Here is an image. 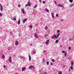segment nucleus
Returning a JSON list of instances; mask_svg holds the SVG:
<instances>
[{"instance_id": "obj_11", "label": "nucleus", "mask_w": 74, "mask_h": 74, "mask_svg": "<svg viewBox=\"0 0 74 74\" xmlns=\"http://www.w3.org/2000/svg\"><path fill=\"white\" fill-rule=\"evenodd\" d=\"M28 6L29 7H30V6L32 5V4H31V3H29V2H28Z\"/></svg>"}, {"instance_id": "obj_61", "label": "nucleus", "mask_w": 74, "mask_h": 74, "mask_svg": "<svg viewBox=\"0 0 74 74\" xmlns=\"http://www.w3.org/2000/svg\"><path fill=\"white\" fill-rule=\"evenodd\" d=\"M60 47H61V46H60Z\"/></svg>"}, {"instance_id": "obj_21", "label": "nucleus", "mask_w": 74, "mask_h": 74, "mask_svg": "<svg viewBox=\"0 0 74 74\" xmlns=\"http://www.w3.org/2000/svg\"><path fill=\"white\" fill-rule=\"evenodd\" d=\"M73 5H74V4H72L70 5L69 7H72V6H73Z\"/></svg>"}, {"instance_id": "obj_36", "label": "nucleus", "mask_w": 74, "mask_h": 74, "mask_svg": "<svg viewBox=\"0 0 74 74\" xmlns=\"http://www.w3.org/2000/svg\"><path fill=\"white\" fill-rule=\"evenodd\" d=\"M46 3V2L45 1H43V4H45Z\"/></svg>"}, {"instance_id": "obj_22", "label": "nucleus", "mask_w": 74, "mask_h": 74, "mask_svg": "<svg viewBox=\"0 0 74 74\" xmlns=\"http://www.w3.org/2000/svg\"><path fill=\"white\" fill-rule=\"evenodd\" d=\"M48 29V27L47 26H46L45 27V30H47Z\"/></svg>"}, {"instance_id": "obj_13", "label": "nucleus", "mask_w": 74, "mask_h": 74, "mask_svg": "<svg viewBox=\"0 0 74 74\" xmlns=\"http://www.w3.org/2000/svg\"><path fill=\"white\" fill-rule=\"evenodd\" d=\"M60 35V33H59L57 35L56 38H58V37H59V36Z\"/></svg>"}, {"instance_id": "obj_15", "label": "nucleus", "mask_w": 74, "mask_h": 74, "mask_svg": "<svg viewBox=\"0 0 74 74\" xmlns=\"http://www.w3.org/2000/svg\"><path fill=\"white\" fill-rule=\"evenodd\" d=\"M37 7V4H36L35 6H34V8H36Z\"/></svg>"}, {"instance_id": "obj_52", "label": "nucleus", "mask_w": 74, "mask_h": 74, "mask_svg": "<svg viewBox=\"0 0 74 74\" xmlns=\"http://www.w3.org/2000/svg\"><path fill=\"white\" fill-rule=\"evenodd\" d=\"M69 71H71V69H69Z\"/></svg>"}, {"instance_id": "obj_45", "label": "nucleus", "mask_w": 74, "mask_h": 74, "mask_svg": "<svg viewBox=\"0 0 74 74\" xmlns=\"http://www.w3.org/2000/svg\"><path fill=\"white\" fill-rule=\"evenodd\" d=\"M46 52V50H45L43 51V53H45Z\"/></svg>"}, {"instance_id": "obj_3", "label": "nucleus", "mask_w": 74, "mask_h": 74, "mask_svg": "<svg viewBox=\"0 0 74 74\" xmlns=\"http://www.w3.org/2000/svg\"><path fill=\"white\" fill-rule=\"evenodd\" d=\"M34 36L35 37H36V38H38V35H37V34H34Z\"/></svg>"}, {"instance_id": "obj_57", "label": "nucleus", "mask_w": 74, "mask_h": 74, "mask_svg": "<svg viewBox=\"0 0 74 74\" xmlns=\"http://www.w3.org/2000/svg\"><path fill=\"white\" fill-rule=\"evenodd\" d=\"M69 59H70V58H69Z\"/></svg>"}, {"instance_id": "obj_18", "label": "nucleus", "mask_w": 74, "mask_h": 74, "mask_svg": "<svg viewBox=\"0 0 74 74\" xmlns=\"http://www.w3.org/2000/svg\"><path fill=\"white\" fill-rule=\"evenodd\" d=\"M58 42H59V40L58 39H57L55 41V42L56 43H58Z\"/></svg>"}, {"instance_id": "obj_24", "label": "nucleus", "mask_w": 74, "mask_h": 74, "mask_svg": "<svg viewBox=\"0 0 74 74\" xmlns=\"http://www.w3.org/2000/svg\"><path fill=\"white\" fill-rule=\"evenodd\" d=\"M62 71H60V73H58V74H62Z\"/></svg>"}, {"instance_id": "obj_19", "label": "nucleus", "mask_w": 74, "mask_h": 74, "mask_svg": "<svg viewBox=\"0 0 74 74\" xmlns=\"http://www.w3.org/2000/svg\"><path fill=\"white\" fill-rule=\"evenodd\" d=\"M51 14L52 18H54V16H53V13H51Z\"/></svg>"}, {"instance_id": "obj_54", "label": "nucleus", "mask_w": 74, "mask_h": 74, "mask_svg": "<svg viewBox=\"0 0 74 74\" xmlns=\"http://www.w3.org/2000/svg\"><path fill=\"white\" fill-rule=\"evenodd\" d=\"M35 26H37V24H36V25H35Z\"/></svg>"}, {"instance_id": "obj_26", "label": "nucleus", "mask_w": 74, "mask_h": 74, "mask_svg": "<svg viewBox=\"0 0 74 74\" xmlns=\"http://www.w3.org/2000/svg\"><path fill=\"white\" fill-rule=\"evenodd\" d=\"M62 53H65V51L64 50H63L62 51Z\"/></svg>"}, {"instance_id": "obj_5", "label": "nucleus", "mask_w": 74, "mask_h": 74, "mask_svg": "<svg viewBox=\"0 0 74 74\" xmlns=\"http://www.w3.org/2000/svg\"><path fill=\"white\" fill-rule=\"evenodd\" d=\"M19 44V42L17 41H16L15 42V45H18Z\"/></svg>"}, {"instance_id": "obj_16", "label": "nucleus", "mask_w": 74, "mask_h": 74, "mask_svg": "<svg viewBox=\"0 0 74 74\" xmlns=\"http://www.w3.org/2000/svg\"><path fill=\"white\" fill-rule=\"evenodd\" d=\"M21 58H22V59H25V58L23 56H20Z\"/></svg>"}, {"instance_id": "obj_1", "label": "nucleus", "mask_w": 74, "mask_h": 74, "mask_svg": "<svg viewBox=\"0 0 74 74\" xmlns=\"http://www.w3.org/2000/svg\"><path fill=\"white\" fill-rule=\"evenodd\" d=\"M32 68H35V67L31 65L30 66H29V69H32Z\"/></svg>"}, {"instance_id": "obj_42", "label": "nucleus", "mask_w": 74, "mask_h": 74, "mask_svg": "<svg viewBox=\"0 0 74 74\" xmlns=\"http://www.w3.org/2000/svg\"><path fill=\"white\" fill-rule=\"evenodd\" d=\"M69 50H70V49H71V47H69Z\"/></svg>"}, {"instance_id": "obj_40", "label": "nucleus", "mask_w": 74, "mask_h": 74, "mask_svg": "<svg viewBox=\"0 0 74 74\" xmlns=\"http://www.w3.org/2000/svg\"><path fill=\"white\" fill-rule=\"evenodd\" d=\"M73 40V39L70 38L69 39V41H71V40Z\"/></svg>"}, {"instance_id": "obj_44", "label": "nucleus", "mask_w": 74, "mask_h": 74, "mask_svg": "<svg viewBox=\"0 0 74 74\" xmlns=\"http://www.w3.org/2000/svg\"><path fill=\"white\" fill-rule=\"evenodd\" d=\"M54 3H55V4L56 5V1H54Z\"/></svg>"}, {"instance_id": "obj_10", "label": "nucleus", "mask_w": 74, "mask_h": 74, "mask_svg": "<svg viewBox=\"0 0 74 74\" xmlns=\"http://www.w3.org/2000/svg\"><path fill=\"white\" fill-rule=\"evenodd\" d=\"M26 68L25 67H24L23 69H22V71H23L24 70H25L26 69Z\"/></svg>"}, {"instance_id": "obj_56", "label": "nucleus", "mask_w": 74, "mask_h": 74, "mask_svg": "<svg viewBox=\"0 0 74 74\" xmlns=\"http://www.w3.org/2000/svg\"><path fill=\"white\" fill-rule=\"evenodd\" d=\"M0 5H1V6H2V5H1V4H0Z\"/></svg>"}, {"instance_id": "obj_34", "label": "nucleus", "mask_w": 74, "mask_h": 74, "mask_svg": "<svg viewBox=\"0 0 74 74\" xmlns=\"http://www.w3.org/2000/svg\"><path fill=\"white\" fill-rule=\"evenodd\" d=\"M2 58H5V56H4V55H3Z\"/></svg>"}, {"instance_id": "obj_7", "label": "nucleus", "mask_w": 74, "mask_h": 74, "mask_svg": "<svg viewBox=\"0 0 74 74\" xmlns=\"http://www.w3.org/2000/svg\"><path fill=\"white\" fill-rule=\"evenodd\" d=\"M58 7H63V6L61 4H59L58 5Z\"/></svg>"}, {"instance_id": "obj_47", "label": "nucleus", "mask_w": 74, "mask_h": 74, "mask_svg": "<svg viewBox=\"0 0 74 74\" xmlns=\"http://www.w3.org/2000/svg\"><path fill=\"white\" fill-rule=\"evenodd\" d=\"M50 64H51V65L52 66V65H53V64L52 63H50Z\"/></svg>"}, {"instance_id": "obj_58", "label": "nucleus", "mask_w": 74, "mask_h": 74, "mask_svg": "<svg viewBox=\"0 0 74 74\" xmlns=\"http://www.w3.org/2000/svg\"><path fill=\"white\" fill-rule=\"evenodd\" d=\"M33 10H34V9H33Z\"/></svg>"}, {"instance_id": "obj_48", "label": "nucleus", "mask_w": 74, "mask_h": 74, "mask_svg": "<svg viewBox=\"0 0 74 74\" xmlns=\"http://www.w3.org/2000/svg\"><path fill=\"white\" fill-rule=\"evenodd\" d=\"M47 12H49V10H46Z\"/></svg>"}, {"instance_id": "obj_38", "label": "nucleus", "mask_w": 74, "mask_h": 74, "mask_svg": "<svg viewBox=\"0 0 74 74\" xmlns=\"http://www.w3.org/2000/svg\"><path fill=\"white\" fill-rule=\"evenodd\" d=\"M3 16V15H2V14H1V13H0V16Z\"/></svg>"}, {"instance_id": "obj_46", "label": "nucleus", "mask_w": 74, "mask_h": 74, "mask_svg": "<svg viewBox=\"0 0 74 74\" xmlns=\"http://www.w3.org/2000/svg\"><path fill=\"white\" fill-rule=\"evenodd\" d=\"M3 68L4 69H5V65H4Z\"/></svg>"}, {"instance_id": "obj_33", "label": "nucleus", "mask_w": 74, "mask_h": 74, "mask_svg": "<svg viewBox=\"0 0 74 74\" xmlns=\"http://www.w3.org/2000/svg\"><path fill=\"white\" fill-rule=\"evenodd\" d=\"M70 69H71V70H73V68L72 67V66H71L70 67Z\"/></svg>"}, {"instance_id": "obj_4", "label": "nucleus", "mask_w": 74, "mask_h": 74, "mask_svg": "<svg viewBox=\"0 0 74 74\" xmlns=\"http://www.w3.org/2000/svg\"><path fill=\"white\" fill-rule=\"evenodd\" d=\"M49 40H47L46 42V45H48V43H49Z\"/></svg>"}, {"instance_id": "obj_35", "label": "nucleus", "mask_w": 74, "mask_h": 74, "mask_svg": "<svg viewBox=\"0 0 74 74\" xmlns=\"http://www.w3.org/2000/svg\"><path fill=\"white\" fill-rule=\"evenodd\" d=\"M13 19L14 21H16V18H14Z\"/></svg>"}, {"instance_id": "obj_59", "label": "nucleus", "mask_w": 74, "mask_h": 74, "mask_svg": "<svg viewBox=\"0 0 74 74\" xmlns=\"http://www.w3.org/2000/svg\"><path fill=\"white\" fill-rule=\"evenodd\" d=\"M60 47H61V46H60Z\"/></svg>"}, {"instance_id": "obj_28", "label": "nucleus", "mask_w": 74, "mask_h": 74, "mask_svg": "<svg viewBox=\"0 0 74 74\" xmlns=\"http://www.w3.org/2000/svg\"><path fill=\"white\" fill-rule=\"evenodd\" d=\"M29 27H30V28H31V29H32L33 27H32V25H30L29 26Z\"/></svg>"}, {"instance_id": "obj_60", "label": "nucleus", "mask_w": 74, "mask_h": 74, "mask_svg": "<svg viewBox=\"0 0 74 74\" xmlns=\"http://www.w3.org/2000/svg\"><path fill=\"white\" fill-rule=\"evenodd\" d=\"M60 47H61V46H60Z\"/></svg>"}, {"instance_id": "obj_53", "label": "nucleus", "mask_w": 74, "mask_h": 74, "mask_svg": "<svg viewBox=\"0 0 74 74\" xmlns=\"http://www.w3.org/2000/svg\"><path fill=\"white\" fill-rule=\"evenodd\" d=\"M33 45V44H31V45H30V46H32V45Z\"/></svg>"}, {"instance_id": "obj_25", "label": "nucleus", "mask_w": 74, "mask_h": 74, "mask_svg": "<svg viewBox=\"0 0 74 74\" xmlns=\"http://www.w3.org/2000/svg\"><path fill=\"white\" fill-rule=\"evenodd\" d=\"M52 62H55V60H54V59H52Z\"/></svg>"}, {"instance_id": "obj_12", "label": "nucleus", "mask_w": 74, "mask_h": 74, "mask_svg": "<svg viewBox=\"0 0 74 74\" xmlns=\"http://www.w3.org/2000/svg\"><path fill=\"white\" fill-rule=\"evenodd\" d=\"M20 23H21V21L20 20V19H18V25H20Z\"/></svg>"}, {"instance_id": "obj_51", "label": "nucleus", "mask_w": 74, "mask_h": 74, "mask_svg": "<svg viewBox=\"0 0 74 74\" xmlns=\"http://www.w3.org/2000/svg\"><path fill=\"white\" fill-rule=\"evenodd\" d=\"M45 10H46V11H47L48 10V9L47 8H45Z\"/></svg>"}, {"instance_id": "obj_55", "label": "nucleus", "mask_w": 74, "mask_h": 74, "mask_svg": "<svg viewBox=\"0 0 74 74\" xmlns=\"http://www.w3.org/2000/svg\"><path fill=\"white\" fill-rule=\"evenodd\" d=\"M40 2H41V0H39Z\"/></svg>"}, {"instance_id": "obj_50", "label": "nucleus", "mask_w": 74, "mask_h": 74, "mask_svg": "<svg viewBox=\"0 0 74 74\" xmlns=\"http://www.w3.org/2000/svg\"><path fill=\"white\" fill-rule=\"evenodd\" d=\"M45 37H46V36H47V35H44Z\"/></svg>"}, {"instance_id": "obj_41", "label": "nucleus", "mask_w": 74, "mask_h": 74, "mask_svg": "<svg viewBox=\"0 0 74 74\" xmlns=\"http://www.w3.org/2000/svg\"><path fill=\"white\" fill-rule=\"evenodd\" d=\"M64 56L66 57L67 56V55L66 54V53H64Z\"/></svg>"}, {"instance_id": "obj_9", "label": "nucleus", "mask_w": 74, "mask_h": 74, "mask_svg": "<svg viewBox=\"0 0 74 74\" xmlns=\"http://www.w3.org/2000/svg\"><path fill=\"white\" fill-rule=\"evenodd\" d=\"M21 11L23 12V14H25V11H24V9L23 8L21 10Z\"/></svg>"}, {"instance_id": "obj_29", "label": "nucleus", "mask_w": 74, "mask_h": 74, "mask_svg": "<svg viewBox=\"0 0 74 74\" xmlns=\"http://www.w3.org/2000/svg\"><path fill=\"white\" fill-rule=\"evenodd\" d=\"M46 63L47 65H49V62L48 61L46 62Z\"/></svg>"}, {"instance_id": "obj_23", "label": "nucleus", "mask_w": 74, "mask_h": 74, "mask_svg": "<svg viewBox=\"0 0 74 74\" xmlns=\"http://www.w3.org/2000/svg\"><path fill=\"white\" fill-rule=\"evenodd\" d=\"M73 64H74V62H73V61H72L71 62V65L73 66Z\"/></svg>"}, {"instance_id": "obj_27", "label": "nucleus", "mask_w": 74, "mask_h": 74, "mask_svg": "<svg viewBox=\"0 0 74 74\" xmlns=\"http://www.w3.org/2000/svg\"><path fill=\"white\" fill-rule=\"evenodd\" d=\"M69 1L70 3H72L73 2V0H69Z\"/></svg>"}, {"instance_id": "obj_6", "label": "nucleus", "mask_w": 74, "mask_h": 74, "mask_svg": "<svg viewBox=\"0 0 74 74\" xmlns=\"http://www.w3.org/2000/svg\"><path fill=\"white\" fill-rule=\"evenodd\" d=\"M9 60L10 63H11V62H12V60H11V57H9Z\"/></svg>"}, {"instance_id": "obj_49", "label": "nucleus", "mask_w": 74, "mask_h": 74, "mask_svg": "<svg viewBox=\"0 0 74 74\" xmlns=\"http://www.w3.org/2000/svg\"><path fill=\"white\" fill-rule=\"evenodd\" d=\"M44 74H47V72L44 73Z\"/></svg>"}, {"instance_id": "obj_43", "label": "nucleus", "mask_w": 74, "mask_h": 74, "mask_svg": "<svg viewBox=\"0 0 74 74\" xmlns=\"http://www.w3.org/2000/svg\"><path fill=\"white\" fill-rule=\"evenodd\" d=\"M64 21V19H61V21L62 22V21Z\"/></svg>"}, {"instance_id": "obj_30", "label": "nucleus", "mask_w": 74, "mask_h": 74, "mask_svg": "<svg viewBox=\"0 0 74 74\" xmlns=\"http://www.w3.org/2000/svg\"><path fill=\"white\" fill-rule=\"evenodd\" d=\"M36 51H34L33 52V54H35V53H36Z\"/></svg>"}, {"instance_id": "obj_17", "label": "nucleus", "mask_w": 74, "mask_h": 74, "mask_svg": "<svg viewBox=\"0 0 74 74\" xmlns=\"http://www.w3.org/2000/svg\"><path fill=\"white\" fill-rule=\"evenodd\" d=\"M43 61L42 62V63H45V58H43L42 60Z\"/></svg>"}, {"instance_id": "obj_31", "label": "nucleus", "mask_w": 74, "mask_h": 74, "mask_svg": "<svg viewBox=\"0 0 74 74\" xmlns=\"http://www.w3.org/2000/svg\"><path fill=\"white\" fill-rule=\"evenodd\" d=\"M57 32L58 33H59V32H60V31L59 30H57Z\"/></svg>"}, {"instance_id": "obj_8", "label": "nucleus", "mask_w": 74, "mask_h": 74, "mask_svg": "<svg viewBox=\"0 0 74 74\" xmlns=\"http://www.w3.org/2000/svg\"><path fill=\"white\" fill-rule=\"evenodd\" d=\"M27 20V18L25 19L24 21H23V23H25L26 21Z\"/></svg>"}, {"instance_id": "obj_14", "label": "nucleus", "mask_w": 74, "mask_h": 74, "mask_svg": "<svg viewBox=\"0 0 74 74\" xmlns=\"http://www.w3.org/2000/svg\"><path fill=\"white\" fill-rule=\"evenodd\" d=\"M3 9V6H1V11H2Z\"/></svg>"}, {"instance_id": "obj_32", "label": "nucleus", "mask_w": 74, "mask_h": 74, "mask_svg": "<svg viewBox=\"0 0 74 74\" xmlns=\"http://www.w3.org/2000/svg\"><path fill=\"white\" fill-rule=\"evenodd\" d=\"M29 5H28V4H27L25 6V7H27V6H28Z\"/></svg>"}, {"instance_id": "obj_20", "label": "nucleus", "mask_w": 74, "mask_h": 74, "mask_svg": "<svg viewBox=\"0 0 74 74\" xmlns=\"http://www.w3.org/2000/svg\"><path fill=\"white\" fill-rule=\"evenodd\" d=\"M29 59L30 60H31L32 59L31 58V56H29Z\"/></svg>"}, {"instance_id": "obj_37", "label": "nucleus", "mask_w": 74, "mask_h": 74, "mask_svg": "<svg viewBox=\"0 0 74 74\" xmlns=\"http://www.w3.org/2000/svg\"><path fill=\"white\" fill-rule=\"evenodd\" d=\"M18 7H21V5L20 4H18Z\"/></svg>"}, {"instance_id": "obj_2", "label": "nucleus", "mask_w": 74, "mask_h": 74, "mask_svg": "<svg viewBox=\"0 0 74 74\" xmlns=\"http://www.w3.org/2000/svg\"><path fill=\"white\" fill-rule=\"evenodd\" d=\"M54 37H55L56 38V35L55 34H54L53 36L51 37L52 39H53Z\"/></svg>"}, {"instance_id": "obj_39", "label": "nucleus", "mask_w": 74, "mask_h": 74, "mask_svg": "<svg viewBox=\"0 0 74 74\" xmlns=\"http://www.w3.org/2000/svg\"><path fill=\"white\" fill-rule=\"evenodd\" d=\"M58 14H56V17H58Z\"/></svg>"}]
</instances>
